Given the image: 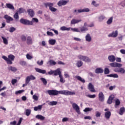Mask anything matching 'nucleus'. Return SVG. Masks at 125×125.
Here are the masks:
<instances>
[{
    "label": "nucleus",
    "instance_id": "2f4dec72",
    "mask_svg": "<svg viewBox=\"0 0 125 125\" xmlns=\"http://www.w3.org/2000/svg\"><path fill=\"white\" fill-rule=\"evenodd\" d=\"M113 23V17H110L106 21L107 25H111Z\"/></svg>",
    "mask_w": 125,
    "mask_h": 125
},
{
    "label": "nucleus",
    "instance_id": "5701e85b",
    "mask_svg": "<svg viewBox=\"0 0 125 125\" xmlns=\"http://www.w3.org/2000/svg\"><path fill=\"white\" fill-rule=\"evenodd\" d=\"M8 70L9 71H11L12 72H14L15 73V72H17V68L14 66H10L8 68Z\"/></svg>",
    "mask_w": 125,
    "mask_h": 125
},
{
    "label": "nucleus",
    "instance_id": "4d7b16f0",
    "mask_svg": "<svg viewBox=\"0 0 125 125\" xmlns=\"http://www.w3.org/2000/svg\"><path fill=\"white\" fill-rule=\"evenodd\" d=\"M33 99L35 100V101H38V100H39V98L38 97V96L34 95L33 96Z\"/></svg>",
    "mask_w": 125,
    "mask_h": 125
},
{
    "label": "nucleus",
    "instance_id": "b1692460",
    "mask_svg": "<svg viewBox=\"0 0 125 125\" xmlns=\"http://www.w3.org/2000/svg\"><path fill=\"white\" fill-rule=\"evenodd\" d=\"M85 41L86 42H91V37L90 36V34H87L85 36Z\"/></svg>",
    "mask_w": 125,
    "mask_h": 125
},
{
    "label": "nucleus",
    "instance_id": "9d476101",
    "mask_svg": "<svg viewBox=\"0 0 125 125\" xmlns=\"http://www.w3.org/2000/svg\"><path fill=\"white\" fill-rule=\"evenodd\" d=\"M118 30H116L115 31H113L112 33L109 34L108 35L109 38H117L118 37Z\"/></svg>",
    "mask_w": 125,
    "mask_h": 125
},
{
    "label": "nucleus",
    "instance_id": "79ce46f5",
    "mask_svg": "<svg viewBox=\"0 0 125 125\" xmlns=\"http://www.w3.org/2000/svg\"><path fill=\"white\" fill-rule=\"evenodd\" d=\"M105 19V16H101L99 17V22H102L103 20Z\"/></svg>",
    "mask_w": 125,
    "mask_h": 125
},
{
    "label": "nucleus",
    "instance_id": "39448f33",
    "mask_svg": "<svg viewBox=\"0 0 125 125\" xmlns=\"http://www.w3.org/2000/svg\"><path fill=\"white\" fill-rule=\"evenodd\" d=\"M54 4L53 3H50V2H46L44 3V5L46 7H48L49 10L50 11H52V12H55V11H57V9L53 7V5Z\"/></svg>",
    "mask_w": 125,
    "mask_h": 125
},
{
    "label": "nucleus",
    "instance_id": "ddd939ff",
    "mask_svg": "<svg viewBox=\"0 0 125 125\" xmlns=\"http://www.w3.org/2000/svg\"><path fill=\"white\" fill-rule=\"evenodd\" d=\"M68 1L66 0H61L58 2V5H59V6H62V5H66Z\"/></svg>",
    "mask_w": 125,
    "mask_h": 125
},
{
    "label": "nucleus",
    "instance_id": "473e14b6",
    "mask_svg": "<svg viewBox=\"0 0 125 125\" xmlns=\"http://www.w3.org/2000/svg\"><path fill=\"white\" fill-rule=\"evenodd\" d=\"M107 77H109L110 78H119V75L117 74H110V75H107Z\"/></svg>",
    "mask_w": 125,
    "mask_h": 125
},
{
    "label": "nucleus",
    "instance_id": "c03bdc74",
    "mask_svg": "<svg viewBox=\"0 0 125 125\" xmlns=\"http://www.w3.org/2000/svg\"><path fill=\"white\" fill-rule=\"evenodd\" d=\"M21 39L22 42H26V40H27V38H26V36H25L24 35H21Z\"/></svg>",
    "mask_w": 125,
    "mask_h": 125
},
{
    "label": "nucleus",
    "instance_id": "f03ea898",
    "mask_svg": "<svg viewBox=\"0 0 125 125\" xmlns=\"http://www.w3.org/2000/svg\"><path fill=\"white\" fill-rule=\"evenodd\" d=\"M48 74L49 75H54V76H58L60 79V82L62 83H65V80L62 76L61 73V71H60V68H58L56 70H50V71L48 72Z\"/></svg>",
    "mask_w": 125,
    "mask_h": 125
},
{
    "label": "nucleus",
    "instance_id": "6ab92c4d",
    "mask_svg": "<svg viewBox=\"0 0 125 125\" xmlns=\"http://www.w3.org/2000/svg\"><path fill=\"white\" fill-rule=\"evenodd\" d=\"M80 22H82V20L72 19L71 21V25H74V24H77V23H80Z\"/></svg>",
    "mask_w": 125,
    "mask_h": 125
},
{
    "label": "nucleus",
    "instance_id": "f257e3e1",
    "mask_svg": "<svg viewBox=\"0 0 125 125\" xmlns=\"http://www.w3.org/2000/svg\"><path fill=\"white\" fill-rule=\"evenodd\" d=\"M47 92L49 95H52L55 96L58 95V94H63V95H75L76 93L74 91H70L69 90H61L58 91L57 90H48Z\"/></svg>",
    "mask_w": 125,
    "mask_h": 125
},
{
    "label": "nucleus",
    "instance_id": "338daca9",
    "mask_svg": "<svg viewBox=\"0 0 125 125\" xmlns=\"http://www.w3.org/2000/svg\"><path fill=\"white\" fill-rule=\"evenodd\" d=\"M17 83V80L16 79H13L12 80V84H15Z\"/></svg>",
    "mask_w": 125,
    "mask_h": 125
},
{
    "label": "nucleus",
    "instance_id": "72a5a7b5",
    "mask_svg": "<svg viewBox=\"0 0 125 125\" xmlns=\"http://www.w3.org/2000/svg\"><path fill=\"white\" fill-rule=\"evenodd\" d=\"M40 80L41 81H42V82L44 85H46V84H47V81H46V79H45V78H41Z\"/></svg>",
    "mask_w": 125,
    "mask_h": 125
},
{
    "label": "nucleus",
    "instance_id": "f3484780",
    "mask_svg": "<svg viewBox=\"0 0 125 125\" xmlns=\"http://www.w3.org/2000/svg\"><path fill=\"white\" fill-rule=\"evenodd\" d=\"M108 59L110 62H115L116 61V57L114 55H110L108 57Z\"/></svg>",
    "mask_w": 125,
    "mask_h": 125
},
{
    "label": "nucleus",
    "instance_id": "0eeeda50",
    "mask_svg": "<svg viewBox=\"0 0 125 125\" xmlns=\"http://www.w3.org/2000/svg\"><path fill=\"white\" fill-rule=\"evenodd\" d=\"M78 58L80 60H82V61H84V62H87V63H89V62H91V60H90L89 58L84 56H82V55L78 56Z\"/></svg>",
    "mask_w": 125,
    "mask_h": 125
},
{
    "label": "nucleus",
    "instance_id": "423d86ee",
    "mask_svg": "<svg viewBox=\"0 0 125 125\" xmlns=\"http://www.w3.org/2000/svg\"><path fill=\"white\" fill-rule=\"evenodd\" d=\"M90 10L88 8H84L83 9H79L77 10L76 9L74 10L73 13H75L76 15H78L79 13H82V12H89Z\"/></svg>",
    "mask_w": 125,
    "mask_h": 125
},
{
    "label": "nucleus",
    "instance_id": "09e8293b",
    "mask_svg": "<svg viewBox=\"0 0 125 125\" xmlns=\"http://www.w3.org/2000/svg\"><path fill=\"white\" fill-rule=\"evenodd\" d=\"M121 74H125V69H124L123 68H120L119 69V72Z\"/></svg>",
    "mask_w": 125,
    "mask_h": 125
},
{
    "label": "nucleus",
    "instance_id": "a19ab883",
    "mask_svg": "<svg viewBox=\"0 0 125 125\" xmlns=\"http://www.w3.org/2000/svg\"><path fill=\"white\" fill-rule=\"evenodd\" d=\"M25 115L26 116H29V115H31V109H26L25 110Z\"/></svg>",
    "mask_w": 125,
    "mask_h": 125
},
{
    "label": "nucleus",
    "instance_id": "20e7f679",
    "mask_svg": "<svg viewBox=\"0 0 125 125\" xmlns=\"http://www.w3.org/2000/svg\"><path fill=\"white\" fill-rule=\"evenodd\" d=\"M20 22L21 24H23V25H26L27 26H32L33 25V21H30L23 18L20 19Z\"/></svg>",
    "mask_w": 125,
    "mask_h": 125
},
{
    "label": "nucleus",
    "instance_id": "de8ad7c7",
    "mask_svg": "<svg viewBox=\"0 0 125 125\" xmlns=\"http://www.w3.org/2000/svg\"><path fill=\"white\" fill-rule=\"evenodd\" d=\"M92 110V108L89 107H86L84 110V112H90V111Z\"/></svg>",
    "mask_w": 125,
    "mask_h": 125
},
{
    "label": "nucleus",
    "instance_id": "a878e982",
    "mask_svg": "<svg viewBox=\"0 0 125 125\" xmlns=\"http://www.w3.org/2000/svg\"><path fill=\"white\" fill-rule=\"evenodd\" d=\"M61 31H70L71 30V27H66V26H62L60 28Z\"/></svg>",
    "mask_w": 125,
    "mask_h": 125
},
{
    "label": "nucleus",
    "instance_id": "8fccbe9b",
    "mask_svg": "<svg viewBox=\"0 0 125 125\" xmlns=\"http://www.w3.org/2000/svg\"><path fill=\"white\" fill-rule=\"evenodd\" d=\"M87 97H89V98H95L96 97V95L94 94V95H87Z\"/></svg>",
    "mask_w": 125,
    "mask_h": 125
},
{
    "label": "nucleus",
    "instance_id": "680f3d73",
    "mask_svg": "<svg viewBox=\"0 0 125 125\" xmlns=\"http://www.w3.org/2000/svg\"><path fill=\"white\" fill-rule=\"evenodd\" d=\"M29 82L26 79L25 80V83L23 84L22 87H25V86H26V85H28V83H29Z\"/></svg>",
    "mask_w": 125,
    "mask_h": 125
},
{
    "label": "nucleus",
    "instance_id": "58836bf2",
    "mask_svg": "<svg viewBox=\"0 0 125 125\" xmlns=\"http://www.w3.org/2000/svg\"><path fill=\"white\" fill-rule=\"evenodd\" d=\"M1 38L3 40V43H4V44H8V41H7V39L3 37H2Z\"/></svg>",
    "mask_w": 125,
    "mask_h": 125
},
{
    "label": "nucleus",
    "instance_id": "69168bd1",
    "mask_svg": "<svg viewBox=\"0 0 125 125\" xmlns=\"http://www.w3.org/2000/svg\"><path fill=\"white\" fill-rule=\"evenodd\" d=\"M68 121H69V118L67 117H64L62 119V122H68Z\"/></svg>",
    "mask_w": 125,
    "mask_h": 125
},
{
    "label": "nucleus",
    "instance_id": "7ed1b4c3",
    "mask_svg": "<svg viewBox=\"0 0 125 125\" xmlns=\"http://www.w3.org/2000/svg\"><path fill=\"white\" fill-rule=\"evenodd\" d=\"M2 58L6 61L7 64L11 65L13 63L12 61H14V59H15V56L12 54H10L8 56V58L5 56H3Z\"/></svg>",
    "mask_w": 125,
    "mask_h": 125
},
{
    "label": "nucleus",
    "instance_id": "864d4df0",
    "mask_svg": "<svg viewBox=\"0 0 125 125\" xmlns=\"http://www.w3.org/2000/svg\"><path fill=\"white\" fill-rule=\"evenodd\" d=\"M57 104V102H55V101L51 102L50 104V105H51V106H54Z\"/></svg>",
    "mask_w": 125,
    "mask_h": 125
},
{
    "label": "nucleus",
    "instance_id": "dca6fc26",
    "mask_svg": "<svg viewBox=\"0 0 125 125\" xmlns=\"http://www.w3.org/2000/svg\"><path fill=\"white\" fill-rule=\"evenodd\" d=\"M104 118L106 120H109L110 118H111V112L110 111H106L104 113Z\"/></svg>",
    "mask_w": 125,
    "mask_h": 125
},
{
    "label": "nucleus",
    "instance_id": "49530a36",
    "mask_svg": "<svg viewBox=\"0 0 125 125\" xmlns=\"http://www.w3.org/2000/svg\"><path fill=\"white\" fill-rule=\"evenodd\" d=\"M23 92H25V90H21L17 91L15 93V94L16 95L20 94Z\"/></svg>",
    "mask_w": 125,
    "mask_h": 125
},
{
    "label": "nucleus",
    "instance_id": "c85d7f7f",
    "mask_svg": "<svg viewBox=\"0 0 125 125\" xmlns=\"http://www.w3.org/2000/svg\"><path fill=\"white\" fill-rule=\"evenodd\" d=\"M6 5L7 8L14 10L15 9H14V6H13V5H12L10 3H6Z\"/></svg>",
    "mask_w": 125,
    "mask_h": 125
},
{
    "label": "nucleus",
    "instance_id": "4c0bfd02",
    "mask_svg": "<svg viewBox=\"0 0 125 125\" xmlns=\"http://www.w3.org/2000/svg\"><path fill=\"white\" fill-rule=\"evenodd\" d=\"M14 18L16 20H19V15L18 14V12H16L14 15Z\"/></svg>",
    "mask_w": 125,
    "mask_h": 125
},
{
    "label": "nucleus",
    "instance_id": "a211bd4d",
    "mask_svg": "<svg viewBox=\"0 0 125 125\" xmlns=\"http://www.w3.org/2000/svg\"><path fill=\"white\" fill-rule=\"evenodd\" d=\"M35 71L37 72V73H40L41 74H45L46 73L45 70L41 69L39 68H35Z\"/></svg>",
    "mask_w": 125,
    "mask_h": 125
},
{
    "label": "nucleus",
    "instance_id": "bb28decb",
    "mask_svg": "<svg viewBox=\"0 0 125 125\" xmlns=\"http://www.w3.org/2000/svg\"><path fill=\"white\" fill-rule=\"evenodd\" d=\"M36 119H38V120H41V121H43L44 119H45V117L44 116H42V115H37L36 116Z\"/></svg>",
    "mask_w": 125,
    "mask_h": 125
},
{
    "label": "nucleus",
    "instance_id": "3c124183",
    "mask_svg": "<svg viewBox=\"0 0 125 125\" xmlns=\"http://www.w3.org/2000/svg\"><path fill=\"white\" fill-rule=\"evenodd\" d=\"M71 31H73V32H78L80 33L81 31L80 30H79V28H70Z\"/></svg>",
    "mask_w": 125,
    "mask_h": 125
},
{
    "label": "nucleus",
    "instance_id": "774afa93",
    "mask_svg": "<svg viewBox=\"0 0 125 125\" xmlns=\"http://www.w3.org/2000/svg\"><path fill=\"white\" fill-rule=\"evenodd\" d=\"M16 124H17V122H16V121H14L13 122H11L10 123V125H16Z\"/></svg>",
    "mask_w": 125,
    "mask_h": 125
},
{
    "label": "nucleus",
    "instance_id": "aec40b11",
    "mask_svg": "<svg viewBox=\"0 0 125 125\" xmlns=\"http://www.w3.org/2000/svg\"><path fill=\"white\" fill-rule=\"evenodd\" d=\"M74 78L75 79H77L78 81L81 82V83H85V80H84V79H82L80 76H76L74 77Z\"/></svg>",
    "mask_w": 125,
    "mask_h": 125
},
{
    "label": "nucleus",
    "instance_id": "5fc2aeb1",
    "mask_svg": "<svg viewBox=\"0 0 125 125\" xmlns=\"http://www.w3.org/2000/svg\"><path fill=\"white\" fill-rule=\"evenodd\" d=\"M123 65L121 63H119L118 62H116V65H115V67H118V68H121Z\"/></svg>",
    "mask_w": 125,
    "mask_h": 125
},
{
    "label": "nucleus",
    "instance_id": "ea45409f",
    "mask_svg": "<svg viewBox=\"0 0 125 125\" xmlns=\"http://www.w3.org/2000/svg\"><path fill=\"white\" fill-rule=\"evenodd\" d=\"M49 65H56L57 63L53 60H50L48 61Z\"/></svg>",
    "mask_w": 125,
    "mask_h": 125
},
{
    "label": "nucleus",
    "instance_id": "9b49d317",
    "mask_svg": "<svg viewBox=\"0 0 125 125\" xmlns=\"http://www.w3.org/2000/svg\"><path fill=\"white\" fill-rule=\"evenodd\" d=\"M4 18L6 20V23H10V21L13 20V18H12L11 17L7 15H5L4 16Z\"/></svg>",
    "mask_w": 125,
    "mask_h": 125
},
{
    "label": "nucleus",
    "instance_id": "cd10ccee",
    "mask_svg": "<svg viewBox=\"0 0 125 125\" xmlns=\"http://www.w3.org/2000/svg\"><path fill=\"white\" fill-rule=\"evenodd\" d=\"M125 107L123 106L120 108V111L119 112V114L121 115H124V113H125Z\"/></svg>",
    "mask_w": 125,
    "mask_h": 125
},
{
    "label": "nucleus",
    "instance_id": "f8f14e48",
    "mask_svg": "<svg viewBox=\"0 0 125 125\" xmlns=\"http://www.w3.org/2000/svg\"><path fill=\"white\" fill-rule=\"evenodd\" d=\"M88 89L91 92H95V89H94V86L91 83H89L88 86Z\"/></svg>",
    "mask_w": 125,
    "mask_h": 125
},
{
    "label": "nucleus",
    "instance_id": "bf43d9fd",
    "mask_svg": "<svg viewBox=\"0 0 125 125\" xmlns=\"http://www.w3.org/2000/svg\"><path fill=\"white\" fill-rule=\"evenodd\" d=\"M32 22H36V23H38L39 22V20L37 18H34L32 19Z\"/></svg>",
    "mask_w": 125,
    "mask_h": 125
},
{
    "label": "nucleus",
    "instance_id": "0e129e2a",
    "mask_svg": "<svg viewBox=\"0 0 125 125\" xmlns=\"http://www.w3.org/2000/svg\"><path fill=\"white\" fill-rule=\"evenodd\" d=\"M20 64L22 65V66H25L26 65V62L22 61L20 62Z\"/></svg>",
    "mask_w": 125,
    "mask_h": 125
},
{
    "label": "nucleus",
    "instance_id": "37998d69",
    "mask_svg": "<svg viewBox=\"0 0 125 125\" xmlns=\"http://www.w3.org/2000/svg\"><path fill=\"white\" fill-rule=\"evenodd\" d=\"M26 58L28 60H31L32 59H33V58H34V57H33V56H31L30 54H26Z\"/></svg>",
    "mask_w": 125,
    "mask_h": 125
},
{
    "label": "nucleus",
    "instance_id": "13d9d810",
    "mask_svg": "<svg viewBox=\"0 0 125 125\" xmlns=\"http://www.w3.org/2000/svg\"><path fill=\"white\" fill-rule=\"evenodd\" d=\"M92 3V5L96 7H97V6H99V4H97L95 1H93Z\"/></svg>",
    "mask_w": 125,
    "mask_h": 125
},
{
    "label": "nucleus",
    "instance_id": "e433bc0d",
    "mask_svg": "<svg viewBox=\"0 0 125 125\" xmlns=\"http://www.w3.org/2000/svg\"><path fill=\"white\" fill-rule=\"evenodd\" d=\"M104 75H108L110 73V70L109 68L105 67L104 70Z\"/></svg>",
    "mask_w": 125,
    "mask_h": 125
},
{
    "label": "nucleus",
    "instance_id": "6e6d98bb",
    "mask_svg": "<svg viewBox=\"0 0 125 125\" xmlns=\"http://www.w3.org/2000/svg\"><path fill=\"white\" fill-rule=\"evenodd\" d=\"M47 35L48 36H50V37H53V36H54V34H53V33L49 31L47 32Z\"/></svg>",
    "mask_w": 125,
    "mask_h": 125
},
{
    "label": "nucleus",
    "instance_id": "c756f323",
    "mask_svg": "<svg viewBox=\"0 0 125 125\" xmlns=\"http://www.w3.org/2000/svg\"><path fill=\"white\" fill-rule=\"evenodd\" d=\"M49 43L51 45H54L55 43H56V40H53V39H51L49 40Z\"/></svg>",
    "mask_w": 125,
    "mask_h": 125
},
{
    "label": "nucleus",
    "instance_id": "f704fd0d",
    "mask_svg": "<svg viewBox=\"0 0 125 125\" xmlns=\"http://www.w3.org/2000/svg\"><path fill=\"white\" fill-rule=\"evenodd\" d=\"M25 10L23 8H20L18 12V13H19V14H21V13H24L25 12Z\"/></svg>",
    "mask_w": 125,
    "mask_h": 125
},
{
    "label": "nucleus",
    "instance_id": "052dcab7",
    "mask_svg": "<svg viewBox=\"0 0 125 125\" xmlns=\"http://www.w3.org/2000/svg\"><path fill=\"white\" fill-rule=\"evenodd\" d=\"M109 65H110L111 67H112L113 68H115L116 67V62L110 63L109 64Z\"/></svg>",
    "mask_w": 125,
    "mask_h": 125
},
{
    "label": "nucleus",
    "instance_id": "2eb2a0df",
    "mask_svg": "<svg viewBox=\"0 0 125 125\" xmlns=\"http://www.w3.org/2000/svg\"><path fill=\"white\" fill-rule=\"evenodd\" d=\"M27 13L29 15H30V17H34L35 15V12H34V10L32 9H29L27 10Z\"/></svg>",
    "mask_w": 125,
    "mask_h": 125
},
{
    "label": "nucleus",
    "instance_id": "4be33fe9",
    "mask_svg": "<svg viewBox=\"0 0 125 125\" xmlns=\"http://www.w3.org/2000/svg\"><path fill=\"white\" fill-rule=\"evenodd\" d=\"M26 43L28 44H32V43H33V41L30 36L27 37L26 39Z\"/></svg>",
    "mask_w": 125,
    "mask_h": 125
},
{
    "label": "nucleus",
    "instance_id": "c9c22d12",
    "mask_svg": "<svg viewBox=\"0 0 125 125\" xmlns=\"http://www.w3.org/2000/svg\"><path fill=\"white\" fill-rule=\"evenodd\" d=\"M120 104H121V102L120 101V100L117 99L115 101V108H117V106H119V105H120Z\"/></svg>",
    "mask_w": 125,
    "mask_h": 125
},
{
    "label": "nucleus",
    "instance_id": "412c9836",
    "mask_svg": "<svg viewBox=\"0 0 125 125\" xmlns=\"http://www.w3.org/2000/svg\"><path fill=\"white\" fill-rule=\"evenodd\" d=\"M26 79L30 83L31 80L32 81H34V80H36V77L34 76L33 75H30L29 76H27Z\"/></svg>",
    "mask_w": 125,
    "mask_h": 125
},
{
    "label": "nucleus",
    "instance_id": "393cba45",
    "mask_svg": "<svg viewBox=\"0 0 125 125\" xmlns=\"http://www.w3.org/2000/svg\"><path fill=\"white\" fill-rule=\"evenodd\" d=\"M86 31H88V28L85 26H82L80 27V32L82 33H83V32H86Z\"/></svg>",
    "mask_w": 125,
    "mask_h": 125
},
{
    "label": "nucleus",
    "instance_id": "6e6552de",
    "mask_svg": "<svg viewBox=\"0 0 125 125\" xmlns=\"http://www.w3.org/2000/svg\"><path fill=\"white\" fill-rule=\"evenodd\" d=\"M72 108H73V109H75V110H76V112H77L78 114H81V111H80V106H79V105H78L76 103L72 104Z\"/></svg>",
    "mask_w": 125,
    "mask_h": 125
},
{
    "label": "nucleus",
    "instance_id": "e2e57ef3",
    "mask_svg": "<svg viewBox=\"0 0 125 125\" xmlns=\"http://www.w3.org/2000/svg\"><path fill=\"white\" fill-rule=\"evenodd\" d=\"M23 120V118L22 117L20 118V120L17 124L18 125H21L22 123V121Z\"/></svg>",
    "mask_w": 125,
    "mask_h": 125
},
{
    "label": "nucleus",
    "instance_id": "a18cd8bd",
    "mask_svg": "<svg viewBox=\"0 0 125 125\" xmlns=\"http://www.w3.org/2000/svg\"><path fill=\"white\" fill-rule=\"evenodd\" d=\"M101 116V113L99 111L96 112L95 116L96 118H100V116Z\"/></svg>",
    "mask_w": 125,
    "mask_h": 125
},
{
    "label": "nucleus",
    "instance_id": "4468645a",
    "mask_svg": "<svg viewBox=\"0 0 125 125\" xmlns=\"http://www.w3.org/2000/svg\"><path fill=\"white\" fill-rule=\"evenodd\" d=\"M104 72V70L100 67H98L95 70V73L96 74H102Z\"/></svg>",
    "mask_w": 125,
    "mask_h": 125
},
{
    "label": "nucleus",
    "instance_id": "1a4fd4ad",
    "mask_svg": "<svg viewBox=\"0 0 125 125\" xmlns=\"http://www.w3.org/2000/svg\"><path fill=\"white\" fill-rule=\"evenodd\" d=\"M105 99V96H104V94H103V92H100L99 93V100L101 102H103L104 101V100Z\"/></svg>",
    "mask_w": 125,
    "mask_h": 125
},
{
    "label": "nucleus",
    "instance_id": "7c9ffc66",
    "mask_svg": "<svg viewBox=\"0 0 125 125\" xmlns=\"http://www.w3.org/2000/svg\"><path fill=\"white\" fill-rule=\"evenodd\" d=\"M83 63L82 62V61H78L76 63V66H77L78 68H80L83 66Z\"/></svg>",
    "mask_w": 125,
    "mask_h": 125
},
{
    "label": "nucleus",
    "instance_id": "603ef678",
    "mask_svg": "<svg viewBox=\"0 0 125 125\" xmlns=\"http://www.w3.org/2000/svg\"><path fill=\"white\" fill-rule=\"evenodd\" d=\"M14 31H16V28H15L14 27H10L9 28V32L10 33H13V32H14Z\"/></svg>",
    "mask_w": 125,
    "mask_h": 125
}]
</instances>
